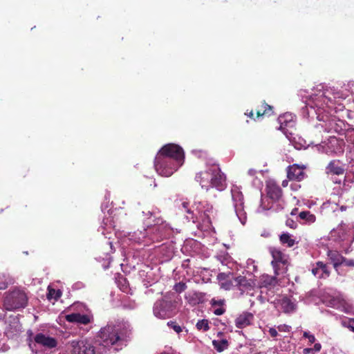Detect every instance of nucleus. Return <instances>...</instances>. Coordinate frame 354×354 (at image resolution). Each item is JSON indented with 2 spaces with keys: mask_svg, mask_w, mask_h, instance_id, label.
<instances>
[{
  "mask_svg": "<svg viewBox=\"0 0 354 354\" xmlns=\"http://www.w3.org/2000/svg\"><path fill=\"white\" fill-rule=\"evenodd\" d=\"M184 159V151L180 146L167 144L157 153L154 167L158 175L169 177L183 165Z\"/></svg>",
  "mask_w": 354,
  "mask_h": 354,
  "instance_id": "nucleus-1",
  "label": "nucleus"
},
{
  "mask_svg": "<svg viewBox=\"0 0 354 354\" xmlns=\"http://www.w3.org/2000/svg\"><path fill=\"white\" fill-rule=\"evenodd\" d=\"M354 82L349 81L346 85H345L344 91H337L335 88H325L324 86L319 84L313 90V93L310 94V100L308 102L310 106V112L313 113H315V108L317 107L318 110L320 109H325L324 104L326 102L330 101L331 102V96L333 98L338 100H344L352 94L353 91ZM324 110H326V109Z\"/></svg>",
  "mask_w": 354,
  "mask_h": 354,
  "instance_id": "nucleus-2",
  "label": "nucleus"
},
{
  "mask_svg": "<svg viewBox=\"0 0 354 354\" xmlns=\"http://www.w3.org/2000/svg\"><path fill=\"white\" fill-rule=\"evenodd\" d=\"M195 179L201 187L207 191L211 187L223 191L227 187L225 174L221 172L219 166L215 164L209 166L206 170L197 173Z\"/></svg>",
  "mask_w": 354,
  "mask_h": 354,
  "instance_id": "nucleus-3",
  "label": "nucleus"
},
{
  "mask_svg": "<svg viewBox=\"0 0 354 354\" xmlns=\"http://www.w3.org/2000/svg\"><path fill=\"white\" fill-rule=\"evenodd\" d=\"M303 93H306V91L301 90L299 91V95L304 97L305 95ZM306 100L305 101L306 106L302 109V114L304 117L308 118H314L315 117L319 121H324L325 118L328 117V115H332V112L335 113H342L341 116L344 117V113L346 110L345 106L336 102L337 99L333 98V96H331V102L330 101L326 102L325 104H324V108L328 110H324L325 109H320L319 111L318 108H315V113H313L310 112V106L308 104V102L310 100V95L309 96H306Z\"/></svg>",
  "mask_w": 354,
  "mask_h": 354,
  "instance_id": "nucleus-4",
  "label": "nucleus"
},
{
  "mask_svg": "<svg viewBox=\"0 0 354 354\" xmlns=\"http://www.w3.org/2000/svg\"><path fill=\"white\" fill-rule=\"evenodd\" d=\"M180 301V297L175 292H167L162 299H158L154 303L153 315L162 319L173 317L177 312V308Z\"/></svg>",
  "mask_w": 354,
  "mask_h": 354,
  "instance_id": "nucleus-5",
  "label": "nucleus"
},
{
  "mask_svg": "<svg viewBox=\"0 0 354 354\" xmlns=\"http://www.w3.org/2000/svg\"><path fill=\"white\" fill-rule=\"evenodd\" d=\"M181 210L186 212L187 219L193 223L202 221L205 223H210V214L213 212V207L207 201L194 202L192 207H189V203L183 202L181 204Z\"/></svg>",
  "mask_w": 354,
  "mask_h": 354,
  "instance_id": "nucleus-6",
  "label": "nucleus"
},
{
  "mask_svg": "<svg viewBox=\"0 0 354 354\" xmlns=\"http://www.w3.org/2000/svg\"><path fill=\"white\" fill-rule=\"evenodd\" d=\"M131 335L130 324L127 322H117L112 327V350L119 351L127 346Z\"/></svg>",
  "mask_w": 354,
  "mask_h": 354,
  "instance_id": "nucleus-7",
  "label": "nucleus"
},
{
  "mask_svg": "<svg viewBox=\"0 0 354 354\" xmlns=\"http://www.w3.org/2000/svg\"><path fill=\"white\" fill-rule=\"evenodd\" d=\"M159 221L160 220L158 218L157 222L153 227H149L147 229H145V232H140L139 236L135 238V241L138 243L146 242L148 244L149 241L145 240L148 236L149 240L153 242H158L166 237L169 229L162 221L160 223Z\"/></svg>",
  "mask_w": 354,
  "mask_h": 354,
  "instance_id": "nucleus-8",
  "label": "nucleus"
},
{
  "mask_svg": "<svg viewBox=\"0 0 354 354\" xmlns=\"http://www.w3.org/2000/svg\"><path fill=\"white\" fill-rule=\"evenodd\" d=\"M231 195L235 214L242 225L247 222V213L245 210L244 197L241 188L233 185L231 187Z\"/></svg>",
  "mask_w": 354,
  "mask_h": 354,
  "instance_id": "nucleus-9",
  "label": "nucleus"
},
{
  "mask_svg": "<svg viewBox=\"0 0 354 354\" xmlns=\"http://www.w3.org/2000/svg\"><path fill=\"white\" fill-rule=\"evenodd\" d=\"M28 302L26 293L19 290H15L6 294L3 306L7 310L11 311L21 308H24Z\"/></svg>",
  "mask_w": 354,
  "mask_h": 354,
  "instance_id": "nucleus-10",
  "label": "nucleus"
},
{
  "mask_svg": "<svg viewBox=\"0 0 354 354\" xmlns=\"http://www.w3.org/2000/svg\"><path fill=\"white\" fill-rule=\"evenodd\" d=\"M267 195L269 198H270L273 203H278L276 207H274V204L271 206L266 207L263 205V202L261 200V203L257 210L258 212H261L265 210L272 209H273L274 211H279L283 208V202L281 201L282 190L279 186L276 185L275 183H270L266 186Z\"/></svg>",
  "mask_w": 354,
  "mask_h": 354,
  "instance_id": "nucleus-11",
  "label": "nucleus"
},
{
  "mask_svg": "<svg viewBox=\"0 0 354 354\" xmlns=\"http://www.w3.org/2000/svg\"><path fill=\"white\" fill-rule=\"evenodd\" d=\"M323 303L328 307L333 308L346 314H353V306L340 295H325Z\"/></svg>",
  "mask_w": 354,
  "mask_h": 354,
  "instance_id": "nucleus-12",
  "label": "nucleus"
},
{
  "mask_svg": "<svg viewBox=\"0 0 354 354\" xmlns=\"http://www.w3.org/2000/svg\"><path fill=\"white\" fill-rule=\"evenodd\" d=\"M69 354H95V346L86 339H74L68 342Z\"/></svg>",
  "mask_w": 354,
  "mask_h": 354,
  "instance_id": "nucleus-13",
  "label": "nucleus"
},
{
  "mask_svg": "<svg viewBox=\"0 0 354 354\" xmlns=\"http://www.w3.org/2000/svg\"><path fill=\"white\" fill-rule=\"evenodd\" d=\"M319 151L326 154H339L343 152V141L335 136H330L327 142H322L317 147Z\"/></svg>",
  "mask_w": 354,
  "mask_h": 354,
  "instance_id": "nucleus-14",
  "label": "nucleus"
},
{
  "mask_svg": "<svg viewBox=\"0 0 354 354\" xmlns=\"http://www.w3.org/2000/svg\"><path fill=\"white\" fill-rule=\"evenodd\" d=\"M270 253L273 259L271 263L274 274L279 275L285 272L286 270V264L287 263L286 256L281 251L276 248H271Z\"/></svg>",
  "mask_w": 354,
  "mask_h": 354,
  "instance_id": "nucleus-15",
  "label": "nucleus"
},
{
  "mask_svg": "<svg viewBox=\"0 0 354 354\" xmlns=\"http://www.w3.org/2000/svg\"><path fill=\"white\" fill-rule=\"evenodd\" d=\"M324 124L322 127L328 133H336L339 135L344 133L346 130V124L342 120H336L334 118H325Z\"/></svg>",
  "mask_w": 354,
  "mask_h": 354,
  "instance_id": "nucleus-16",
  "label": "nucleus"
},
{
  "mask_svg": "<svg viewBox=\"0 0 354 354\" xmlns=\"http://www.w3.org/2000/svg\"><path fill=\"white\" fill-rule=\"evenodd\" d=\"M311 272L318 279H326L330 274V270L327 263L319 261L312 265Z\"/></svg>",
  "mask_w": 354,
  "mask_h": 354,
  "instance_id": "nucleus-17",
  "label": "nucleus"
},
{
  "mask_svg": "<svg viewBox=\"0 0 354 354\" xmlns=\"http://www.w3.org/2000/svg\"><path fill=\"white\" fill-rule=\"evenodd\" d=\"M233 274L230 272L228 273L221 272L217 276V279L218 280L219 285L221 288L229 290L232 289L234 286V282Z\"/></svg>",
  "mask_w": 354,
  "mask_h": 354,
  "instance_id": "nucleus-18",
  "label": "nucleus"
},
{
  "mask_svg": "<svg viewBox=\"0 0 354 354\" xmlns=\"http://www.w3.org/2000/svg\"><path fill=\"white\" fill-rule=\"evenodd\" d=\"M35 342L44 347L53 348L57 346V342L55 338L38 333L35 337Z\"/></svg>",
  "mask_w": 354,
  "mask_h": 354,
  "instance_id": "nucleus-19",
  "label": "nucleus"
},
{
  "mask_svg": "<svg viewBox=\"0 0 354 354\" xmlns=\"http://www.w3.org/2000/svg\"><path fill=\"white\" fill-rule=\"evenodd\" d=\"M278 122L280 124L279 129L285 131L288 128H292L295 124V115L292 113H286L279 115Z\"/></svg>",
  "mask_w": 354,
  "mask_h": 354,
  "instance_id": "nucleus-20",
  "label": "nucleus"
},
{
  "mask_svg": "<svg viewBox=\"0 0 354 354\" xmlns=\"http://www.w3.org/2000/svg\"><path fill=\"white\" fill-rule=\"evenodd\" d=\"M97 341L100 345L109 348L111 344V328L109 326L101 328Z\"/></svg>",
  "mask_w": 354,
  "mask_h": 354,
  "instance_id": "nucleus-21",
  "label": "nucleus"
},
{
  "mask_svg": "<svg viewBox=\"0 0 354 354\" xmlns=\"http://www.w3.org/2000/svg\"><path fill=\"white\" fill-rule=\"evenodd\" d=\"M304 167L293 165L288 167L287 176L290 180H301L304 178Z\"/></svg>",
  "mask_w": 354,
  "mask_h": 354,
  "instance_id": "nucleus-22",
  "label": "nucleus"
},
{
  "mask_svg": "<svg viewBox=\"0 0 354 354\" xmlns=\"http://www.w3.org/2000/svg\"><path fill=\"white\" fill-rule=\"evenodd\" d=\"M254 319V315L249 312H243L235 319V326L238 328H243L250 326Z\"/></svg>",
  "mask_w": 354,
  "mask_h": 354,
  "instance_id": "nucleus-23",
  "label": "nucleus"
},
{
  "mask_svg": "<svg viewBox=\"0 0 354 354\" xmlns=\"http://www.w3.org/2000/svg\"><path fill=\"white\" fill-rule=\"evenodd\" d=\"M275 276H270L267 274H262L260 277L259 286L260 288H267L271 290L278 283V280Z\"/></svg>",
  "mask_w": 354,
  "mask_h": 354,
  "instance_id": "nucleus-24",
  "label": "nucleus"
},
{
  "mask_svg": "<svg viewBox=\"0 0 354 354\" xmlns=\"http://www.w3.org/2000/svg\"><path fill=\"white\" fill-rule=\"evenodd\" d=\"M234 286L237 287L241 294L245 290H250L254 283L251 279H247L245 277L239 276L234 279Z\"/></svg>",
  "mask_w": 354,
  "mask_h": 354,
  "instance_id": "nucleus-25",
  "label": "nucleus"
},
{
  "mask_svg": "<svg viewBox=\"0 0 354 354\" xmlns=\"http://www.w3.org/2000/svg\"><path fill=\"white\" fill-rule=\"evenodd\" d=\"M327 256L330 263L333 264V268L336 271H337L339 267L342 266V260H344V256L335 250H328L327 252Z\"/></svg>",
  "mask_w": 354,
  "mask_h": 354,
  "instance_id": "nucleus-26",
  "label": "nucleus"
},
{
  "mask_svg": "<svg viewBox=\"0 0 354 354\" xmlns=\"http://www.w3.org/2000/svg\"><path fill=\"white\" fill-rule=\"evenodd\" d=\"M66 320L71 323H78L81 324H88L90 323V317L86 315L80 313H71L66 316Z\"/></svg>",
  "mask_w": 354,
  "mask_h": 354,
  "instance_id": "nucleus-27",
  "label": "nucleus"
},
{
  "mask_svg": "<svg viewBox=\"0 0 354 354\" xmlns=\"http://www.w3.org/2000/svg\"><path fill=\"white\" fill-rule=\"evenodd\" d=\"M344 168L339 160L330 161L326 167L327 174H332L335 175H342L344 173Z\"/></svg>",
  "mask_w": 354,
  "mask_h": 354,
  "instance_id": "nucleus-28",
  "label": "nucleus"
},
{
  "mask_svg": "<svg viewBox=\"0 0 354 354\" xmlns=\"http://www.w3.org/2000/svg\"><path fill=\"white\" fill-rule=\"evenodd\" d=\"M281 308L286 313H292L297 309V303L295 299L284 298L281 300Z\"/></svg>",
  "mask_w": 354,
  "mask_h": 354,
  "instance_id": "nucleus-29",
  "label": "nucleus"
},
{
  "mask_svg": "<svg viewBox=\"0 0 354 354\" xmlns=\"http://www.w3.org/2000/svg\"><path fill=\"white\" fill-rule=\"evenodd\" d=\"M279 240L283 245H286V246L291 248L292 247L297 241L292 237L291 234L289 233H283L279 236Z\"/></svg>",
  "mask_w": 354,
  "mask_h": 354,
  "instance_id": "nucleus-30",
  "label": "nucleus"
},
{
  "mask_svg": "<svg viewBox=\"0 0 354 354\" xmlns=\"http://www.w3.org/2000/svg\"><path fill=\"white\" fill-rule=\"evenodd\" d=\"M299 218L304 221L305 224H311L315 222V216L309 211H303L299 214Z\"/></svg>",
  "mask_w": 354,
  "mask_h": 354,
  "instance_id": "nucleus-31",
  "label": "nucleus"
},
{
  "mask_svg": "<svg viewBox=\"0 0 354 354\" xmlns=\"http://www.w3.org/2000/svg\"><path fill=\"white\" fill-rule=\"evenodd\" d=\"M212 344L214 348L218 352L223 351L224 350L227 349L229 346L227 340L225 339L214 340Z\"/></svg>",
  "mask_w": 354,
  "mask_h": 354,
  "instance_id": "nucleus-32",
  "label": "nucleus"
},
{
  "mask_svg": "<svg viewBox=\"0 0 354 354\" xmlns=\"http://www.w3.org/2000/svg\"><path fill=\"white\" fill-rule=\"evenodd\" d=\"M62 295V293L60 290H55L48 286L47 293V299L48 300L54 299L57 301L61 297Z\"/></svg>",
  "mask_w": 354,
  "mask_h": 354,
  "instance_id": "nucleus-33",
  "label": "nucleus"
},
{
  "mask_svg": "<svg viewBox=\"0 0 354 354\" xmlns=\"http://www.w3.org/2000/svg\"><path fill=\"white\" fill-rule=\"evenodd\" d=\"M185 299L191 306H195L200 301V299L196 292H189L185 295Z\"/></svg>",
  "mask_w": 354,
  "mask_h": 354,
  "instance_id": "nucleus-34",
  "label": "nucleus"
},
{
  "mask_svg": "<svg viewBox=\"0 0 354 354\" xmlns=\"http://www.w3.org/2000/svg\"><path fill=\"white\" fill-rule=\"evenodd\" d=\"M322 346L319 343H315L313 348H306L303 351L304 354H315L320 351Z\"/></svg>",
  "mask_w": 354,
  "mask_h": 354,
  "instance_id": "nucleus-35",
  "label": "nucleus"
},
{
  "mask_svg": "<svg viewBox=\"0 0 354 354\" xmlns=\"http://www.w3.org/2000/svg\"><path fill=\"white\" fill-rule=\"evenodd\" d=\"M196 326L197 329L203 331H207L209 328L208 321L206 319L198 320Z\"/></svg>",
  "mask_w": 354,
  "mask_h": 354,
  "instance_id": "nucleus-36",
  "label": "nucleus"
},
{
  "mask_svg": "<svg viewBox=\"0 0 354 354\" xmlns=\"http://www.w3.org/2000/svg\"><path fill=\"white\" fill-rule=\"evenodd\" d=\"M167 324L169 328H172L178 335L180 333H182L183 331V329L185 328L180 326L179 324H178L176 322L174 321H169L167 322Z\"/></svg>",
  "mask_w": 354,
  "mask_h": 354,
  "instance_id": "nucleus-37",
  "label": "nucleus"
},
{
  "mask_svg": "<svg viewBox=\"0 0 354 354\" xmlns=\"http://www.w3.org/2000/svg\"><path fill=\"white\" fill-rule=\"evenodd\" d=\"M116 283H117L118 287L120 288V289L122 292H127L128 285L127 283V280L125 278H124L122 277H120L118 279H117Z\"/></svg>",
  "mask_w": 354,
  "mask_h": 354,
  "instance_id": "nucleus-38",
  "label": "nucleus"
},
{
  "mask_svg": "<svg viewBox=\"0 0 354 354\" xmlns=\"http://www.w3.org/2000/svg\"><path fill=\"white\" fill-rule=\"evenodd\" d=\"M264 109L265 110L263 111V113H261L260 111H257V117L259 118V116H262V115H271L272 113H273V111H272V106L267 104H264Z\"/></svg>",
  "mask_w": 354,
  "mask_h": 354,
  "instance_id": "nucleus-39",
  "label": "nucleus"
},
{
  "mask_svg": "<svg viewBox=\"0 0 354 354\" xmlns=\"http://www.w3.org/2000/svg\"><path fill=\"white\" fill-rule=\"evenodd\" d=\"M246 266L249 272H257V266L255 264L254 260L248 259L246 261Z\"/></svg>",
  "mask_w": 354,
  "mask_h": 354,
  "instance_id": "nucleus-40",
  "label": "nucleus"
},
{
  "mask_svg": "<svg viewBox=\"0 0 354 354\" xmlns=\"http://www.w3.org/2000/svg\"><path fill=\"white\" fill-rule=\"evenodd\" d=\"M342 266L353 268H354V259H346L344 257V260H342Z\"/></svg>",
  "mask_w": 354,
  "mask_h": 354,
  "instance_id": "nucleus-41",
  "label": "nucleus"
},
{
  "mask_svg": "<svg viewBox=\"0 0 354 354\" xmlns=\"http://www.w3.org/2000/svg\"><path fill=\"white\" fill-rule=\"evenodd\" d=\"M303 337L308 339V342L310 343V344H313L315 342V337L314 335L311 334L310 332L308 331H305L304 332V334H303Z\"/></svg>",
  "mask_w": 354,
  "mask_h": 354,
  "instance_id": "nucleus-42",
  "label": "nucleus"
},
{
  "mask_svg": "<svg viewBox=\"0 0 354 354\" xmlns=\"http://www.w3.org/2000/svg\"><path fill=\"white\" fill-rule=\"evenodd\" d=\"M186 288H187V286L185 285V283H182V282H179L174 286V290L177 292H183L186 289Z\"/></svg>",
  "mask_w": 354,
  "mask_h": 354,
  "instance_id": "nucleus-43",
  "label": "nucleus"
},
{
  "mask_svg": "<svg viewBox=\"0 0 354 354\" xmlns=\"http://www.w3.org/2000/svg\"><path fill=\"white\" fill-rule=\"evenodd\" d=\"M344 325L354 332V319H348L344 321Z\"/></svg>",
  "mask_w": 354,
  "mask_h": 354,
  "instance_id": "nucleus-44",
  "label": "nucleus"
},
{
  "mask_svg": "<svg viewBox=\"0 0 354 354\" xmlns=\"http://www.w3.org/2000/svg\"><path fill=\"white\" fill-rule=\"evenodd\" d=\"M122 306L124 308L126 309H133L136 308V304L134 301H129L128 303L124 301L122 303Z\"/></svg>",
  "mask_w": 354,
  "mask_h": 354,
  "instance_id": "nucleus-45",
  "label": "nucleus"
},
{
  "mask_svg": "<svg viewBox=\"0 0 354 354\" xmlns=\"http://www.w3.org/2000/svg\"><path fill=\"white\" fill-rule=\"evenodd\" d=\"M286 224L288 227H289L292 229H295L297 226V223L290 218L287 219Z\"/></svg>",
  "mask_w": 354,
  "mask_h": 354,
  "instance_id": "nucleus-46",
  "label": "nucleus"
},
{
  "mask_svg": "<svg viewBox=\"0 0 354 354\" xmlns=\"http://www.w3.org/2000/svg\"><path fill=\"white\" fill-rule=\"evenodd\" d=\"M279 331H281V332H288L290 331L291 327L290 326H288V325H286V324H282V325H279L278 327H277Z\"/></svg>",
  "mask_w": 354,
  "mask_h": 354,
  "instance_id": "nucleus-47",
  "label": "nucleus"
},
{
  "mask_svg": "<svg viewBox=\"0 0 354 354\" xmlns=\"http://www.w3.org/2000/svg\"><path fill=\"white\" fill-rule=\"evenodd\" d=\"M225 310L223 307L219 306L218 308L214 309V313L216 315H221L225 313Z\"/></svg>",
  "mask_w": 354,
  "mask_h": 354,
  "instance_id": "nucleus-48",
  "label": "nucleus"
},
{
  "mask_svg": "<svg viewBox=\"0 0 354 354\" xmlns=\"http://www.w3.org/2000/svg\"><path fill=\"white\" fill-rule=\"evenodd\" d=\"M268 333L272 337H276L278 335L277 329L274 327L270 328Z\"/></svg>",
  "mask_w": 354,
  "mask_h": 354,
  "instance_id": "nucleus-49",
  "label": "nucleus"
},
{
  "mask_svg": "<svg viewBox=\"0 0 354 354\" xmlns=\"http://www.w3.org/2000/svg\"><path fill=\"white\" fill-rule=\"evenodd\" d=\"M346 115L347 118L353 119L354 118V112L350 109H346L344 113V115Z\"/></svg>",
  "mask_w": 354,
  "mask_h": 354,
  "instance_id": "nucleus-50",
  "label": "nucleus"
},
{
  "mask_svg": "<svg viewBox=\"0 0 354 354\" xmlns=\"http://www.w3.org/2000/svg\"><path fill=\"white\" fill-rule=\"evenodd\" d=\"M212 303L213 306L217 305L218 306H222L224 303V301L221 300V299H219V300L212 299Z\"/></svg>",
  "mask_w": 354,
  "mask_h": 354,
  "instance_id": "nucleus-51",
  "label": "nucleus"
},
{
  "mask_svg": "<svg viewBox=\"0 0 354 354\" xmlns=\"http://www.w3.org/2000/svg\"><path fill=\"white\" fill-rule=\"evenodd\" d=\"M218 259L223 265H227V257H225L223 256H219V257H218Z\"/></svg>",
  "mask_w": 354,
  "mask_h": 354,
  "instance_id": "nucleus-52",
  "label": "nucleus"
},
{
  "mask_svg": "<svg viewBox=\"0 0 354 354\" xmlns=\"http://www.w3.org/2000/svg\"><path fill=\"white\" fill-rule=\"evenodd\" d=\"M9 283L8 281H0V290H5L8 288Z\"/></svg>",
  "mask_w": 354,
  "mask_h": 354,
  "instance_id": "nucleus-53",
  "label": "nucleus"
},
{
  "mask_svg": "<svg viewBox=\"0 0 354 354\" xmlns=\"http://www.w3.org/2000/svg\"><path fill=\"white\" fill-rule=\"evenodd\" d=\"M102 209L104 214L106 212L108 214H110L111 209H109L107 205H102Z\"/></svg>",
  "mask_w": 354,
  "mask_h": 354,
  "instance_id": "nucleus-54",
  "label": "nucleus"
},
{
  "mask_svg": "<svg viewBox=\"0 0 354 354\" xmlns=\"http://www.w3.org/2000/svg\"><path fill=\"white\" fill-rule=\"evenodd\" d=\"M142 214L145 215V216H151L155 214V212H151V211H147V212L143 211L142 212Z\"/></svg>",
  "mask_w": 354,
  "mask_h": 354,
  "instance_id": "nucleus-55",
  "label": "nucleus"
},
{
  "mask_svg": "<svg viewBox=\"0 0 354 354\" xmlns=\"http://www.w3.org/2000/svg\"><path fill=\"white\" fill-rule=\"evenodd\" d=\"M255 174H256V170H254L253 169H250L248 170V174L250 176H254Z\"/></svg>",
  "mask_w": 354,
  "mask_h": 354,
  "instance_id": "nucleus-56",
  "label": "nucleus"
},
{
  "mask_svg": "<svg viewBox=\"0 0 354 354\" xmlns=\"http://www.w3.org/2000/svg\"><path fill=\"white\" fill-rule=\"evenodd\" d=\"M297 210V208H295L294 209H292V211L291 212V214L292 215H295L296 214V211Z\"/></svg>",
  "mask_w": 354,
  "mask_h": 354,
  "instance_id": "nucleus-57",
  "label": "nucleus"
},
{
  "mask_svg": "<svg viewBox=\"0 0 354 354\" xmlns=\"http://www.w3.org/2000/svg\"><path fill=\"white\" fill-rule=\"evenodd\" d=\"M246 115H248L250 118H252L253 116V112L250 111L248 114L246 113Z\"/></svg>",
  "mask_w": 354,
  "mask_h": 354,
  "instance_id": "nucleus-58",
  "label": "nucleus"
},
{
  "mask_svg": "<svg viewBox=\"0 0 354 354\" xmlns=\"http://www.w3.org/2000/svg\"><path fill=\"white\" fill-rule=\"evenodd\" d=\"M340 209H341V211H344V210H346V207H345V206H342V207H340Z\"/></svg>",
  "mask_w": 354,
  "mask_h": 354,
  "instance_id": "nucleus-59",
  "label": "nucleus"
},
{
  "mask_svg": "<svg viewBox=\"0 0 354 354\" xmlns=\"http://www.w3.org/2000/svg\"><path fill=\"white\" fill-rule=\"evenodd\" d=\"M335 182V183H338V180H336ZM339 183H340V182L339 181Z\"/></svg>",
  "mask_w": 354,
  "mask_h": 354,
  "instance_id": "nucleus-60",
  "label": "nucleus"
},
{
  "mask_svg": "<svg viewBox=\"0 0 354 354\" xmlns=\"http://www.w3.org/2000/svg\"><path fill=\"white\" fill-rule=\"evenodd\" d=\"M335 182V183H338V180H336ZM339 183H340V182L339 181Z\"/></svg>",
  "mask_w": 354,
  "mask_h": 354,
  "instance_id": "nucleus-61",
  "label": "nucleus"
}]
</instances>
